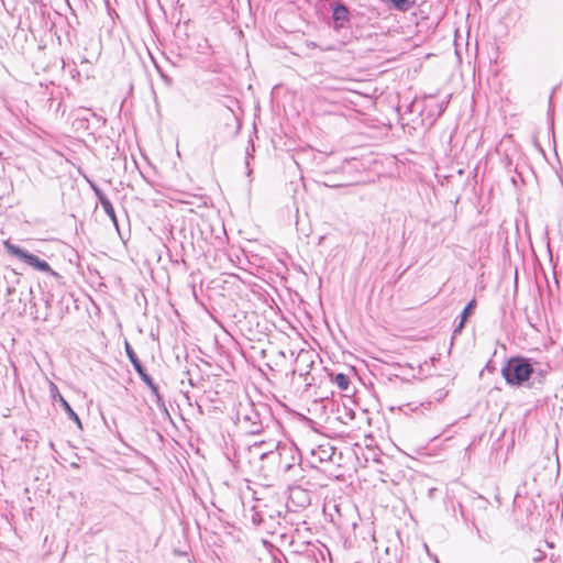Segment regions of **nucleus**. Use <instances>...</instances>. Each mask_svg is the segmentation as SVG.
I'll return each instance as SVG.
<instances>
[{
    "mask_svg": "<svg viewBox=\"0 0 563 563\" xmlns=\"http://www.w3.org/2000/svg\"><path fill=\"white\" fill-rule=\"evenodd\" d=\"M476 308V300L475 299H472L463 309L461 316H460V322L459 324L454 328V331L453 333L454 334H457V333H461L464 325H465V322L467 321V319L473 314L474 310Z\"/></svg>",
    "mask_w": 563,
    "mask_h": 563,
    "instance_id": "nucleus-9",
    "label": "nucleus"
},
{
    "mask_svg": "<svg viewBox=\"0 0 563 563\" xmlns=\"http://www.w3.org/2000/svg\"><path fill=\"white\" fill-rule=\"evenodd\" d=\"M448 393L444 391L443 389H439L435 391L434 396H433V399L437 401V402H440L442 399H444L446 397Z\"/></svg>",
    "mask_w": 563,
    "mask_h": 563,
    "instance_id": "nucleus-16",
    "label": "nucleus"
},
{
    "mask_svg": "<svg viewBox=\"0 0 563 563\" xmlns=\"http://www.w3.org/2000/svg\"><path fill=\"white\" fill-rule=\"evenodd\" d=\"M333 382L336 384V386L341 389V390H347L349 389V386H350V378L343 374V373H338L334 378H333Z\"/></svg>",
    "mask_w": 563,
    "mask_h": 563,
    "instance_id": "nucleus-12",
    "label": "nucleus"
},
{
    "mask_svg": "<svg viewBox=\"0 0 563 563\" xmlns=\"http://www.w3.org/2000/svg\"><path fill=\"white\" fill-rule=\"evenodd\" d=\"M448 102L446 103H442L440 104V112H443L445 107H446Z\"/></svg>",
    "mask_w": 563,
    "mask_h": 563,
    "instance_id": "nucleus-21",
    "label": "nucleus"
},
{
    "mask_svg": "<svg viewBox=\"0 0 563 563\" xmlns=\"http://www.w3.org/2000/svg\"><path fill=\"white\" fill-rule=\"evenodd\" d=\"M68 4H69V1L68 0H65Z\"/></svg>",
    "mask_w": 563,
    "mask_h": 563,
    "instance_id": "nucleus-24",
    "label": "nucleus"
},
{
    "mask_svg": "<svg viewBox=\"0 0 563 563\" xmlns=\"http://www.w3.org/2000/svg\"><path fill=\"white\" fill-rule=\"evenodd\" d=\"M389 3L390 7L399 12H407L416 4V0H383Z\"/></svg>",
    "mask_w": 563,
    "mask_h": 563,
    "instance_id": "nucleus-11",
    "label": "nucleus"
},
{
    "mask_svg": "<svg viewBox=\"0 0 563 563\" xmlns=\"http://www.w3.org/2000/svg\"><path fill=\"white\" fill-rule=\"evenodd\" d=\"M5 247L11 255L23 261L27 265L32 266L34 269L40 272H47L55 275V272L52 271L49 264L46 261L40 258L38 256L29 253L27 251L14 244L5 243Z\"/></svg>",
    "mask_w": 563,
    "mask_h": 563,
    "instance_id": "nucleus-4",
    "label": "nucleus"
},
{
    "mask_svg": "<svg viewBox=\"0 0 563 563\" xmlns=\"http://www.w3.org/2000/svg\"><path fill=\"white\" fill-rule=\"evenodd\" d=\"M269 408L265 404H254L251 400L240 402L236 410V420L250 434H258L264 423L269 419Z\"/></svg>",
    "mask_w": 563,
    "mask_h": 563,
    "instance_id": "nucleus-2",
    "label": "nucleus"
},
{
    "mask_svg": "<svg viewBox=\"0 0 563 563\" xmlns=\"http://www.w3.org/2000/svg\"><path fill=\"white\" fill-rule=\"evenodd\" d=\"M49 394L52 399L63 407L68 418L73 420L75 423H77V426L81 427L79 416L74 411L68 401L62 396V394L58 390V387L52 382L49 383Z\"/></svg>",
    "mask_w": 563,
    "mask_h": 563,
    "instance_id": "nucleus-5",
    "label": "nucleus"
},
{
    "mask_svg": "<svg viewBox=\"0 0 563 563\" xmlns=\"http://www.w3.org/2000/svg\"><path fill=\"white\" fill-rule=\"evenodd\" d=\"M29 1H30V3H32V4H40V5H44L43 0H29Z\"/></svg>",
    "mask_w": 563,
    "mask_h": 563,
    "instance_id": "nucleus-19",
    "label": "nucleus"
},
{
    "mask_svg": "<svg viewBox=\"0 0 563 563\" xmlns=\"http://www.w3.org/2000/svg\"><path fill=\"white\" fill-rule=\"evenodd\" d=\"M250 452L265 463L262 468H266L271 475L291 481L302 477L301 453L294 444L260 441L250 446Z\"/></svg>",
    "mask_w": 563,
    "mask_h": 563,
    "instance_id": "nucleus-1",
    "label": "nucleus"
},
{
    "mask_svg": "<svg viewBox=\"0 0 563 563\" xmlns=\"http://www.w3.org/2000/svg\"><path fill=\"white\" fill-rule=\"evenodd\" d=\"M151 394L152 396L154 397L155 399V404L158 408H162L164 409L166 412H167V409H166V406H165V402L163 400V397L161 396L159 394V390H158V386H155V389L154 390H151Z\"/></svg>",
    "mask_w": 563,
    "mask_h": 563,
    "instance_id": "nucleus-14",
    "label": "nucleus"
},
{
    "mask_svg": "<svg viewBox=\"0 0 563 563\" xmlns=\"http://www.w3.org/2000/svg\"><path fill=\"white\" fill-rule=\"evenodd\" d=\"M124 347H125L126 356H128L129 361L131 362V364L133 365V368L135 369L136 373H141V369H143L144 366L142 365L136 353L134 352V350L132 349V346L130 345V343L128 341H125Z\"/></svg>",
    "mask_w": 563,
    "mask_h": 563,
    "instance_id": "nucleus-10",
    "label": "nucleus"
},
{
    "mask_svg": "<svg viewBox=\"0 0 563 563\" xmlns=\"http://www.w3.org/2000/svg\"><path fill=\"white\" fill-rule=\"evenodd\" d=\"M544 374H545V372H544V371H539V372H538V375H539L540 377H543V376H544Z\"/></svg>",
    "mask_w": 563,
    "mask_h": 563,
    "instance_id": "nucleus-22",
    "label": "nucleus"
},
{
    "mask_svg": "<svg viewBox=\"0 0 563 563\" xmlns=\"http://www.w3.org/2000/svg\"><path fill=\"white\" fill-rule=\"evenodd\" d=\"M432 405V400H428L426 402H422L421 406L424 407V408H430V406Z\"/></svg>",
    "mask_w": 563,
    "mask_h": 563,
    "instance_id": "nucleus-20",
    "label": "nucleus"
},
{
    "mask_svg": "<svg viewBox=\"0 0 563 563\" xmlns=\"http://www.w3.org/2000/svg\"><path fill=\"white\" fill-rule=\"evenodd\" d=\"M534 373L530 360L523 356L510 357L501 368L503 377L511 386L523 385Z\"/></svg>",
    "mask_w": 563,
    "mask_h": 563,
    "instance_id": "nucleus-3",
    "label": "nucleus"
},
{
    "mask_svg": "<svg viewBox=\"0 0 563 563\" xmlns=\"http://www.w3.org/2000/svg\"><path fill=\"white\" fill-rule=\"evenodd\" d=\"M91 189L93 190L96 197L98 198V201L101 205L102 209L104 210L106 214L110 218L111 222L115 225V228H118V219L115 216V211H114V208H113L111 201L109 200V198L95 184H91Z\"/></svg>",
    "mask_w": 563,
    "mask_h": 563,
    "instance_id": "nucleus-8",
    "label": "nucleus"
},
{
    "mask_svg": "<svg viewBox=\"0 0 563 563\" xmlns=\"http://www.w3.org/2000/svg\"><path fill=\"white\" fill-rule=\"evenodd\" d=\"M300 362H305V363H310L312 364L313 362L310 361V354L309 352H301L298 354V357H297V363H300Z\"/></svg>",
    "mask_w": 563,
    "mask_h": 563,
    "instance_id": "nucleus-15",
    "label": "nucleus"
},
{
    "mask_svg": "<svg viewBox=\"0 0 563 563\" xmlns=\"http://www.w3.org/2000/svg\"><path fill=\"white\" fill-rule=\"evenodd\" d=\"M334 30H340L350 21L349 8L343 2H335L332 9Z\"/></svg>",
    "mask_w": 563,
    "mask_h": 563,
    "instance_id": "nucleus-7",
    "label": "nucleus"
},
{
    "mask_svg": "<svg viewBox=\"0 0 563 563\" xmlns=\"http://www.w3.org/2000/svg\"><path fill=\"white\" fill-rule=\"evenodd\" d=\"M335 453V448L331 445L329 442L320 444L313 449H311V463H323L332 460Z\"/></svg>",
    "mask_w": 563,
    "mask_h": 563,
    "instance_id": "nucleus-6",
    "label": "nucleus"
},
{
    "mask_svg": "<svg viewBox=\"0 0 563 563\" xmlns=\"http://www.w3.org/2000/svg\"><path fill=\"white\" fill-rule=\"evenodd\" d=\"M267 448H268V445H267V444H264V445L261 448V451H267Z\"/></svg>",
    "mask_w": 563,
    "mask_h": 563,
    "instance_id": "nucleus-23",
    "label": "nucleus"
},
{
    "mask_svg": "<svg viewBox=\"0 0 563 563\" xmlns=\"http://www.w3.org/2000/svg\"><path fill=\"white\" fill-rule=\"evenodd\" d=\"M253 152H254V144L252 142H250V145L246 148V165H249V157L252 156Z\"/></svg>",
    "mask_w": 563,
    "mask_h": 563,
    "instance_id": "nucleus-17",
    "label": "nucleus"
},
{
    "mask_svg": "<svg viewBox=\"0 0 563 563\" xmlns=\"http://www.w3.org/2000/svg\"><path fill=\"white\" fill-rule=\"evenodd\" d=\"M544 556V554L541 552V551H538V555L533 558V560L536 562H539L542 560V558Z\"/></svg>",
    "mask_w": 563,
    "mask_h": 563,
    "instance_id": "nucleus-18",
    "label": "nucleus"
},
{
    "mask_svg": "<svg viewBox=\"0 0 563 563\" xmlns=\"http://www.w3.org/2000/svg\"><path fill=\"white\" fill-rule=\"evenodd\" d=\"M140 378L144 382V384L150 388V390H154L155 386H157L153 378L146 373L145 368L141 369V373H137Z\"/></svg>",
    "mask_w": 563,
    "mask_h": 563,
    "instance_id": "nucleus-13",
    "label": "nucleus"
}]
</instances>
